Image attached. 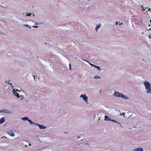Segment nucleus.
Masks as SVG:
<instances>
[{"label":"nucleus","mask_w":151,"mask_h":151,"mask_svg":"<svg viewBox=\"0 0 151 151\" xmlns=\"http://www.w3.org/2000/svg\"><path fill=\"white\" fill-rule=\"evenodd\" d=\"M144 84L145 86L146 89L148 90L146 92V93L151 94V87H150V83L148 81H145L144 82Z\"/></svg>","instance_id":"f257e3e1"},{"label":"nucleus","mask_w":151,"mask_h":151,"mask_svg":"<svg viewBox=\"0 0 151 151\" xmlns=\"http://www.w3.org/2000/svg\"><path fill=\"white\" fill-rule=\"evenodd\" d=\"M113 96L116 97H120L125 99H129V97L127 96H125L122 93L119 92H116V91L114 92V93L113 94Z\"/></svg>","instance_id":"f03ea898"},{"label":"nucleus","mask_w":151,"mask_h":151,"mask_svg":"<svg viewBox=\"0 0 151 151\" xmlns=\"http://www.w3.org/2000/svg\"><path fill=\"white\" fill-rule=\"evenodd\" d=\"M124 114L125 113H123L122 114L123 115V116H124V117H127L128 118H129L130 117H131L132 116H134L135 115V114L134 113H133V112H131L130 111H129L127 112L125 116H124Z\"/></svg>","instance_id":"7ed1b4c3"},{"label":"nucleus","mask_w":151,"mask_h":151,"mask_svg":"<svg viewBox=\"0 0 151 151\" xmlns=\"http://www.w3.org/2000/svg\"><path fill=\"white\" fill-rule=\"evenodd\" d=\"M80 97V98H82L83 99V100L84 101L86 104H88V97L86 96V94H82Z\"/></svg>","instance_id":"20e7f679"},{"label":"nucleus","mask_w":151,"mask_h":151,"mask_svg":"<svg viewBox=\"0 0 151 151\" xmlns=\"http://www.w3.org/2000/svg\"><path fill=\"white\" fill-rule=\"evenodd\" d=\"M0 112L4 113L6 114H12V111H9L8 109H3L0 110Z\"/></svg>","instance_id":"39448f33"},{"label":"nucleus","mask_w":151,"mask_h":151,"mask_svg":"<svg viewBox=\"0 0 151 151\" xmlns=\"http://www.w3.org/2000/svg\"><path fill=\"white\" fill-rule=\"evenodd\" d=\"M28 142L27 141H23L21 144V146L23 147H27Z\"/></svg>","instance_id":"423d86ee"},{"label":"nucleus","mask_w":151,"mask_h":151,"mask_svg":"<svg viewBox=\"0 0 151 151\" xmlns=\"http://www.w3.org/2000/svg\"><path fill=\"white\" fill-rule=\"evenodd\" d=\"M12 92H13V93L14 95L15 96H16L18 98H19L20 97L19 96V94L18 93H17V92H16V90H15L14 89L13 90Z\"/></svg>","instance_id":"0eeeda50"},{"label":"nucleus","mask_w":151,"mask_h":151,"mask_svg":"<svg viewBox=\"0 0 151 151\" xmlns=\"http://www.w3.org/2000/svg\"><path fill=\"white\" fill-rule=\"evenodd\" d=\"M35 125H37L38 126L39 128L40 129H45L46 128V127L44 126L43 125L38 124H36Z\"/></svg>","instance_id":"6e6552de"},{"label":"nucleus","mask_w":151,"mask_h":151,"mask_svg":"<svg viewBox=\"0 0 151 151\" xmlns=\"http://www.w3.org/2000/svg\"><path fill=\"white\" fill-rule=\"evenodd\" d=\"M7 133L12 137H14V133L11 131L7 132Z\"/></svg>","instance_id":"1a4fd4ad"},{"label":"nucleus","mask_w":151,"mask_h":151,"mask_svg":"<svg viewBox=\"0 0 151 151\" xmlns=\"http://www.w3.org/2000/svg\"><path fill=\"white\" fill-rule=\"evenodd\" d=\"M134 151H143V149L142 147H138L133 150Z\"/></svg>","instance_id":"9d476101"},{"label":"nucleus","mask_w":151,"mask_h":151,"mask_svg":"<svg viewBox=\"0 0 151 151\" xmlns=\"http://www.w3.org/2000/svg\"><path fill=\"white\" fill-rule=\"evenodd\" d=\"M101 26V25L100 24L97 25L95 28V30H96V32H97L98 29Z\"/></svg>","instance_id":"9b49d317"},{"label":"nucleus","mask_w":151,"mask_h":151,"mask_svg":"<svg viewBox=\"0 0 151 151\" xmlns=\"http://www.w3.org/2000/svg\"><path fill=\"white\" fill-rule=\"evenodd\" d=\"M105 120L107 121H110L111 120V119H110L109 117L108 116L105 115Z\"/></svg>","instance_id":"f8f14e48"},{"label":"nucleus","mask_w":151,"mask_h":151,"mask_svg":"<svg viewBox=\"0 0 151 151\" xmlns=\"http://www.w3.org/2000/svg\"><path fill=\"white\" fill-rule=\"evenodd\" d=\"M5 121L4 117H3L0 119V124L3 123Z\"/></svg>","instance_id":"ddd939ff"},{"label":"nucleus","mask_w":151,"mask_h":151,"mask_svg":"<svg viewBox=\"0 0 151 151\" xmlns=\"http://www.w3.org/2000/svg\"><path fill=\"white\" fill-rule=\"evenodd\" d=\"M21 119L23 121L27 120L28 121L29 119L27 117H24L22 118Z\"/></svg>","instance_id":"4468645a"},{"label":"nucleus","mask_w":151,"mask_h":151,"mask_svg":"<svg viewBox=\"0 0 151 151\" xmlns=\"http://www.w3.org/2000/svg\"><path fill=\"white\" fill-rule=\"evenodd\" d=\"M28 121L29 122V123H30V124H34V125H35L36 124H37V123H35L33 122L31 120H29V119Z\"/></svg>","instance_id":"2eb2a0df"},{"label":"nucleus","mask_w":151,"mask_h":151,"mask_svg":"<svg viewBox=\"0 0 151 151\" xmlns=\"http://www.w3.org/2000/svg\"><path fill=\"white\" fill-rule=\"evenodd\" d=\"M101 77L100 76H94L93 77V78H95V79H100L101 78Z\"/></svg>","instance_id":"dca6fc26"},{"label":"nucleus","mask_w":151,"mask_h":151,"mask_svg":"<svg viewBox=\"0 0 151 151\" xmlns=\"http://www.w3.org/2000/svg\"><path fill=\"white\" fill-rule=\"evenodd\" d=\"M95 68H96L99 71H101V69H100V67L99 66H95Z\"/></svg>","instance_id":"f3484780"},{"label":"nucleus","mask_w":151,"mask_h":151,"mask_svg":"<svg viewBox=\"0 0 151 151\" xmlns=\"http://www.w3.org/2000/svg\"><path fill=\"white\" fill-rule=\"evenodd\" d=\"M83 60L88 62L89 63L90 65H91V66H93L94 67H95V66H96V65H95L90 63L89 62H88L86 60Z\"/></svg>","instance_id":"a211bd4d"},{"label":"nucleus","mask_w":151,"mask_h":151,"mask_svg":"<svg viewBox=\"0 0 151 151\" xmlns=\"http://www.w3.org/2000/svg\"><path fill=\"white\" fill-rule=\"evenodd\" d=\"M23 26H25L26 27H29V25L27 24H24L23 25Z\"/></svg>","instance_id":"6ab92c4d"},{"label":"nucleus","mask_w":151,"mask_h":151,"mask_svg":"<svg viewBox=\"0 0 151 151\" xmlns=\"http://www.w3.org/2000/svg\"><path fill=\"white\" fill-rule=\"evenodd\" d=\"M69 70H71V66L70 64V63L69 64Z\"/></svg>","instance_id":"aec40b11"},{"label":"nucleus","mask_w":151,"mask_h":151,"mask_svg":"<svg viewBox=\"0 0 151 151\" xmlns=\"http://www.w3.org/2000/svg\"><path fill=\"white\" fill-rule=\"evenodd\" d=\"M16 92H20L21 91V90H18V89H16Z\"/></svg>","instance_id":"412c9836"},{"label":"nucleus","mask_w":151,"mask_h":151,"mask_svg":"<svg viewBox=\"0 0 151 151\" xmlns=\"http://www.w3.org/2000/svg\"><path fill=\"white\" fill-rule=\"evenodd\" d=\"M31 14L30 13L29 14H28L27 15H26V16L28 15V16H31Z\"/></svg>","instance_id":"4be33fe9"},{"label":"nucleus","mask_w":151,"mask_h":151,"mask_svg":"<svg viewBox=\"0 0 151 151\" xmlns=\"http://www.w3.org/2000/svg\"><path fill=\"white\" fill-rule=\"evenodd\" d=\"M33 27L34 28H37L38 27L37 26H33Z\"/></svg>","instance_id":"5701e85b"},{"label":"nucleus","mask_w":151,"mask_h":151,"mask_svg":"<svg viewBox=\"0 0 151 151\" xmlns=\"http://www.w3.org/2000/svg\"><path fill=\"white\" fill-rule=\"evenodd\" d=\"M114 122H116V123H117L119 124H120V123H119L118 122H117V121H116L115 120H114Z\"/></svg>","instance_id":"b1692460"},{"label":"nucleus","mask_w":151,"mask_h":151,"mask_svg":"<svg viewBox=\"0 0 151 151\" xmlns=\"http://www.w3.org/2000/svg\"><path fill=\"white\" fill-rule=\"evenodd\" d=\"M114 120H114V119H111V120H110V121H112V122H114Z\"/></svg>","instance_id":"393cba45"},{"label":"nucleus","mask_w":151,"mask_h":151,"mask_svg":"<svg viewBox=\"0 0 151 151\" xmlns=\"http://www.w3.org/2000/svg\"><path fill=\"white\" fill-rule=\"evenodd\" d=\"M8 83H9V84H12L11 83H10L9 81H8Z\"/></svg>","instance_id":"a878e982"},{"label":"nucleus","mask_w":151,"mask_h":151,"mask_svg":"<svg viewBox=\"0 0 151 151\" xmlns=\"http://www.w3.org/2000/svg\"><path fill=\"white\" fill-rule=\"evenodd\" d=\"M28 144H29V145H31V144L30 143H29L28 142Z\"/></svg>","instance_id":"bb28decb"},{"label":"nucleus","mask_w":151,"mask_h":151,"mask_svg":"<svg viewBox=\"0 0 151 151\" xmlns=\"http://www.w3.org/2000/svg\"><path fill=\"white\" fill-rule=\"evenodd\" d=\"M29 27V29H30L31 28V27H30V26H29V27Z\"/></svg>","instance_id":"cd10ccee"},{"label":"nucleus","mask_w":151,"mask_h":151,"mask_svg":"<svg viewBox=\"0 0 151 151\" xmlns=\"http://www.w3.org/2000/svg\"><path fill=\"white\" fill-rule=\"evenodd\" d=\"M150 10H151V9L150 8H149L148 10V11H150Z\"/></svg>","instance_id":"c85d7f7f"},{"label":"nucleus","mask_w":151,"mask_h":151,"mask_svg":"<svg viewBox=\"0 0 151 151\" xmlns=\"http://www.w3.org/2000/svg\"><path fill=\"white\" fill-rule=\"evenodd\" d=\"M122 23H121L120 24H119V25H122Z\"/></svg>","instance_id":"c756f323"},{"label":"nucleus","mask_w":151,"mask_h":151,"mask_svg":"<svg viewBox=\"0 0 151 151\" xmlns=\"http://www.w3.org/2000/svg\"><path fill=\"white\" fill-rule=\"evenodd\" d=\"M81 9H85V8H84L81 7Z\"/></svg>","instance_id":"7c9ffc66"},{"label":"nucleus","mask_w":151,"mask_h":151,"mask_svg":"<svg viewBox=\"0 0 151 151\" xmlns=\"http://www.w3.org/2000/svg\"><path fill=\"white\" fill-rule=\"evenodd\" d=\"M117 24H118V22H116V25H117Z\"/></svg>","instance_id":"2f4dec72"},{"label":"nucleus","mask_w":151,"mask_h":151,"mask_svg":"<svg viewBox=\"0 0 151 151\" xmlns=\"http://www.w3.org/2000/svg\"><path fill=\"white\" fill-rule=\"evenodd\" d=\"M80 138V137H78V138Z\"/></svg>","instance_id":"473e14b6"},{"label":"nucleus","mask_w":151,"mask_h":151,"mask_svg":"<svg viewBox=\"0 0 151 151\" xmlns=\"http://www.w3.org/2000/svg\"><path fill=\"white\" fill-rule=\"evenodd\" d=\"M141 7H142V8H144V7H143V6H142Z\"/></svg>","instance_id":"72a5a7b5"},{"label":"nucleus","mask_w":151,"mask_h":151,"mask_svg":"<svg viewBox=\"0 0 151 151\" xmlns=\"http://www.w3.org/2000/svg\"><path fill=\"white\" fill-rule=\"evenodd\" d=\"M150 23H151V20H150Z\"/></svg>","instance_id":"f704fd0d"},{"label":"nucleus","mask_w":151,"mask_h":151,"mask_svg":"<svg viewBox=\"0 0 151 151\" xmlns=\"http://www.w3.org/2000/svg\"><path fill=\"white\" fill-rule=\"evenodd\" d=\"M120 115H122V114H120Z\"/></svg>","instance_id":"c9c22d12"},{"label":"nucleus","mask_w":151,"mask_h":151,"mask_svg":"<svg viewBox=\"0 0 151 151\" xmlns=\"http://www.w3.org/2000/svg\"><path fill=\"white\" fill-rule=\"evenodd\" d=\"M120 126H121V127H122V125H120Z\"/></svg>","instance_id":"e433bc0d"},{"label":"nucleus","mask_w":151,"mask_h":151,"mask_svg":"<svg viewBox=\"0 0 151 151\" xmlns=\"http://www.w3.org/2000/svg\"><path fill=\"white\" fill-rule=\"evenodd\" d=\"M33 16H35V15L34 14H33Z\"/></svg>","instance_id":"4c0bfd02"},{"label":"nucleus","mask_w":151,"mask_h":151,"mask_svg":"<svg viewBox=\"0 0 151 151\" xmlns=\"http://www.w3.org/2000/svg\"><path fill=\"white\" fill-rule=\"evenodd\" d=\"M142 60H145L144 59H142Z\"/></svg>","instance_id":"58836bf2"},{"label":"nucleus","mask_w":151,"mask_h":151,"mask_svg":"<svg viewBox=\"0 0 151 151\" xmlns=\"http://www.w3.org/2000/svg\"><path fill=\"white\" fill-rule=\"evenodd\" d=\"M88 144V143H86V144H86V145H87V144Z\"/></svg>","instance_id":"ea45409f"},{"label":"nucleus","mask_w":151,"mask_h":151,"mask_svg":"<svg viewBox=\"0 0 151 151\" xmlns=\"http://www.w3.org/2000/svg\"><path fill=\"white\" fill-rule=\"evenodd\" d=\"M142 10H145V9H142Z\"/></svg>","instance_id":"a19ab883"},{"label":"nucleus","mask_w":151,"mask_h":151,"mask_svg":"<svg viewBox=\"0 0 151 151\" xmlns=\"http://www.w3.org/2000/svg\"><path fill=\"white\" fill-rule=\"evenodd\" d=\"M149 37V38H150V37Z\"/></svg>","instance_id":"79ce46f5"},{"label":"nucleus","mask_w":151,"mask_h":151,"mask_svg":"<svg viewBox=\"0 0 151 151\" xmlns=\"http://www.w3.org/2000/svg\"><path fill=\"white\" fill-rule=\"evenodd\" d=\"M36 24H35V25H36Z\"/></svg>","instance_id":"37998d69"},{"label":"nucleus","mask_w":151,"mask_h":151,"mask_svg":"<svg viewBox=\"0 0 151 151\" xmlns=\"http://www.w3.org/2000/svg\"><path fill=\"white\" fill-rule=\"evenodd\" d=\"M99 120H100V119H99Z\"/></svg>","instance_id":"c03bdc74"},{"label":"nucleus","mask_w":151,"mask_h":151,"mask_svg":"<svg viewBox=\"0 0 151 151\" xmlns=\"http://www.w3.org/2000/svg\"><path fill=\"white\" fill-rule=\"evenodd\" d=\"M88 1H90V0H88Z\"/></svg>","instance_id":"a18cd8bd"}]
</instances>
